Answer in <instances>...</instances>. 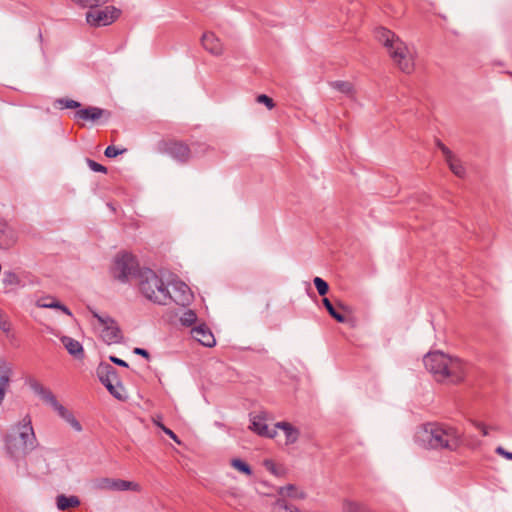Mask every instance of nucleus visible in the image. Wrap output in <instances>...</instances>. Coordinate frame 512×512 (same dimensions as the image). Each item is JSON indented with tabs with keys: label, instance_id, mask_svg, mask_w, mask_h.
Returning a JSON list of instances; mask_svg holds the SVG:
<instances>
[{
	"label": "nucleus",
	"instance_id": "1",
	"mask_svg": "<svg viewBox=\"0 0 512 512\" xmlns=\"http://www.w3.org/2000/svg\"><path fill=\"white\" fill-rule=\"evenodd\" d=\"M416 440L428 449L456 451L462 443V434L451 426L426 423L417 432Z\"/></svg>",
	"mask_w": 512,
	"mask_h": 512
},
{
	"label": "nucleus",
	"instance_id": "2",
	"mask_svg": "<svg viewBox=\"0 0 512 512\" xmlns=\"http://www.w3.org/2000/svg\"><path fill=\"white\" fill-rule=\"evenodd\" d=\"M7 455L14 461L23 459L37 446L31 417L26 415L21 422L12 427L4 437Z\"/></svg>",
	"mask_w": 512,
	"mask_h": 512
},
{
	"label": "nucleus",
	"instance_id": "3",
	"mask_svg": "<svg viewBox=\"0 0 512 512\" xmlns=\"http://www.w3.org/2000/svg\"><path fill=\"white\" fill-rule=\"evenodd\" d=\"M423 363L438 382L448 380L451 383H459L464 379V366L459 358L434 351L424 356Z\"/></svg>",
	"mask_w": 512,
	"mask_h": 512
},
{
	"label": "nucleus",
	"instance_id": "4",
	"mask_svg": "<svg viewBox=\"0 0 512 512\" xmlns=\"http://www.w3.org/2000/svg\"><path fill=\"white\" fill-rule=\"evenodd\" d=\"M375 37L387 48L390 57L402 72L410 74L413 71L414 64L408 57L407 47L394 32L387 28L379 27L375 31Z\"/></svg>",
	"mask_w": 512,
	"mask_h": 512
},
{
	"label": "nucleus",
	"instance_id": "5",
	"mask_svg": "<svg viewBox=\"0 0 512 512\" xmlns=\"http://www.w3.org/2000/svg\"><path fill=\"white\" fill-rule=\"evenodd\" d=\"M137 279L139 290L146 299L158 305H168L171 303V292L163 279L152 269L143 268L139 272Z\"/></svg>",
	"mask_w": 512,
	"mask_h": 512
},
{
	"label": "nucleus",
	"instance_id": "6",
	"mask_svg": "<svg viewBox=\"0 0 512 512\" xmlns=\"http://www.w3.org/2000/svg\"><path fill=\"white\" fill-rule=\"evenodd\" d=\"M66 109H75V111L71 114L72 118L81 126L84 124L80 123V121L91 122L95 124L101 120L107 122L112 116V113L109 110L96 106H82L80 102L72 99H66Z\"/></svg>",
	"mask_w": 512,
	"mask_h": 512
},
{
	"label": "nucleus",
	"instance_id": "7",
	"mask_svg": "<svg viewBox=\"0 0 512 512\" xmlns=\"http://www.w3.org/2000/svg\"><path fill=\"white\" fill-rule=\"evenodd\" d=\"M142 270L136 257L131 253H119L115 258L113 267L114 277L121 282H126L130 278H138L139 272Z\"/></svg>",
	"mask_w": 512,
	"mask_h": 512
},
{
	"label": "nucleus",
	"instance_id": "8",
	"mask_svg": "<svg viewBox=\"0 0 512 512\" xmlns=\"http://www.w3.org/2000/svg\"><path fill=\"white\" fill-rule=\"evenodd\" d=\"M96 374L99 381L113 397L118 400H125L126 397L122 394L123 385L119 379L118 372L111 364L101 362L96 369Z\"/></svg>",
	"mask_w": 512,
	"mask_h": 512
},
{
	"label": "nucleus",
	"instance_id": "9",
	"mask_svg": "<svg viewBox=\"0 0 512 512\" xmlns=\"http://www.w3.org/2000/svg\"><path fill=\"white\" fill-rule=\"evenodd\" d=\"M89 311L103 327L101 331V338L106 344H117L123 341L122 331L115 319L109 315H101L96 310L91 308H89Z\"/></svg>",
	"mask_w": 512,
	"mask_h": 512
},
{
	"label": "nucleus",
	"instance_id": "10",
	"mask_svg": "<svg viewBox=\"0 0 512 512\" xmlns=\"http://www.w3.org/2000/svg\"><path fill=\"white\" fill-rule=\"evenodd\" d=\"M121 13V10L115 6L94 7L86 12V22L96 28L108 26L114 23L121 16Z\"/></svg>",
	"mask_w": 512,
	"mask_h": 512
},
{
	"label": "nucleus",
	"instance_id": "11",
	"mask_svg": "<svg viewBox=\"0 0 512 512\" xmlns=\"http://www.w3.org/2000/svg\"><path fill=\"white\" fill-rule=\"evenodd\" d=\"M157 150L162 154H167L179 163L185 164L191 158V150L183 141L179 140H160L157 143Z\"/></svg>",
	"mask_w": 512,
	"mask_h": 512
},
{
	"label": "nucleus",
	"instance_id": "12",
	"mask_svg": "<svg viewBox=\"0 0 512 512\" xmlns=\"http://www.w3.org/2000/svg\"><path fill=\"white\" fill-rule=\"evenodd\" d=\"M28 385L32 391L42 399L44 403L50 405L55 411H57L60 417H64V406L57 401L55 395L50 389L44 387L35 379H29Z\"/></svg>",
	"mask_w": 512,
	"mask_h": 512
},
{
	"label": "nucleus",
	"instance_id": "13",
	"mask_svg": "<svg viewBox=\"0 0 512 512\" xmlns=\"http://www.w3.org/2000/svg\"><path fill=\"white\" fill-rule=\"evenodd\" d=\"M98 486L100 489L108 491H140V485L138 483L122 479L102 478Z\"/></svg>",
	"mask_w": 512,
	"mask_h": 512
},
{
	"label": "nucleus",
	"instance_id": "14",
	"mask_svg": "<svg viewBox=\"0 0 512 512\" xmlns=\"http://www.w3.org/2000/svg\"><path fill=\"white\" fill-rule=\"evenodd\" d=\"M174 294L171 293V302L180 306H187L193 299L191 289L187 284L182 281H177L173 284Z\"/></svg>",
	"mask_w": 512,
	"mask_h": 512
},
{
	"label": "nucleus",
	"instance_id": "15",
	"mask_svg": "<svg viewBox=\"0 0 512 512\" xmlns=\"http://www.w3.org/2000/svg\"><path fill=\"white\" fill-rule=\"evenodd\" d=\"M191 335L193 339L198 341L201 345L205 347H213L216 344L215 337L210 330V328L206 324H199L198 326H195L191 330Z\"/></svg>",
	"mask_w": 512,
	"mask_h": 512
},
{
	"label": "nucleus",
	"instance_id": "16",
	"mask_svg": "<svg viewBox=\"0 0 512 512\" xmlns=\"http://www.w3.org/2000/svg\"><path fill=\"white\" fill-rule=\"evenodd\" d=\"M265 421L264 414L254 415L251 419L250 429L260 436L274 438L277 434L276 428L270 429Z\"/></svg>",
	"mask_w": 512,
	"mask_h": 512
},
{
	"label": "nucleus",
	"instance_id": "17",
	"mask_svg": "<svg viewBox=\"0 0 512 512\" xmlns=\"http://www.w3.org/2000/svg\"><path fill=\"white\" fill-rule=\"evenodd\" d=\"M16 242L17 235L14 229L0 219V250H9Z\"/></svg>",
	"mask_w": 512,
	"mask_h": 512
},
{
	"label": "nucleus",
	"instance_id": "18",
	"mask_svg": "<svg viewBox=\"0 0 512 512\" xmlns=\"http://www.w3.org/2000/svg\"><path fill=\"white\" fill-rule=\"evenodd\" d=\"M201 43L205 50L215 56H220L223 53L222 43L213 32H205L201 37Z\"/></svg>",
	"mask_w": 512,
	"mask_h": 512
},
{
	"label": "nucleus",
	"instance_id": "19",
	"mask_svg": "<svg viewBox=\"0 0 512 512\" xmlns=\"http://www.w3.org/2000/svg\"><path fill=\"white\" fill-rule=\"evenodd\" d=\"M11 375V366L5 360H0V405L2 404L5 398L6 387L10 383Z\"/></svg>",
	"mask_w": 512,
	"mask_h": 512
},
{
	"label": "nucleus",
	"instance_id": "20",
	"mask_svg": "<svg viewBox=\"0 0 512 512\" xmlns=\"http://www.w3.org/2000/svg\"><path fill=\"white\" fill-rule=\"evenodd\" d=\"M275 428L283 430L287 445L294 444L299 439L300 431L289 422H277Z\"/></svg>",
	"mask_w": 512,
	"mask_h": 512
},
{
	"label": "nucleus",
	"instance_id": "21",
	"mask_svg": "<svg viewBox=\"0 0 512 512\" xmlns=\"http://www.w3.org/2000/svg\"><path fill=\"white\" fill-rule=\"evenodd\" d=\"M66 351L77 360H82L85 357L82 344L68 336H66Z\"/></svg>",
	"mask_w": 512,
	"mask_h": 512
},
{
	"label": "nucleus",
	"instance_id": "22",
	"mask_svg": "<svg viewBox=\"0 0 512 512\" xmlns=\"http://www.w3.org/2000/svg\"><path fill=\"white\" fill-rule=\"evenodd\" d=\"M322 303L324 305V307L326 308L327 312L329 313V315L335 319L337 322L339 323H345L347 321L346 317L341 314L339 311L336 310V308L334 307V305L331 303V301L324 297L322 299Z\"/></svg>",
	"mask_w": 512,
	"mask_h": 512
},
{
	"label": "nucleus",
	"instance_id": "23",
	"mask_svg": "<svg viewBox=\"0 0 512 512\" xmlns=\"http://www.w3.org/2000/svg\"><path fill=\"white\" fill-rule=\"evenodd\" d=\"M36 304L40 308H57L64 312V304L52 297H42L37 300Z\"/></svg>",
	"mask_w": 512,
	"mask_h": 512
},
{
	"label": "nucleus",
	"instance_id": "24",
	"mask_svg": "<svg viewBox=\"0 0 512 512\" xmlns=\"http://www.w3.org/2000/svg\"><path fill=\"white\" fill-rule=\"evenodd\" d=\"M343 512H369V508L363 503L347 500L343 503Z\"/></svg>",
	"mask_w": 512,
	"mask_h": 512
},
{
	"label": "nucleus",
	"instance_id": "25",
	"mask_svg": "<svg viewBox=\"0 0 512 512\" xmlns=\"http://www.w3.org/2000/svg\"><path fill=\"white\" fill-rule=\"evenodd\" d=\"M2 281L6 287H17L21 285L19 276L13 271H5Z\"/></svg>",
	"mask_w": 512,
	"mask_h": 512
},
{
	"label": "nucleus",
	"instance_id": "26",
	"mask_svg": "<svg viewBox=\"0 0 512 512\" xmlns=\"http://www.w3.org/2000/svg\"><path fill=\"white\" fill-rule=\"evenodd\" d=\"M231 466L238 470L239 472L245 475H252V469L249 464L239 458H234L231 460Z\"/></svg>",
	"mask_w": 512,
	"mask_h": 512
},
{
	"label": "nucleus",
	"instance_id": "27",
	"mask_svg": "<svg viewBox=\"0 0 512 512\" xmlns=\"http://www.w3.org/2000/svg\"><path fill=\"white\" fill-rule=\"evenodd\" d=\"M272 512H299L294 506H289L284 499H277L273 504Z\"/></svg>",
	"mask_w": 512,
	"mask_h": 512
},
{
	"label": "nucleus",
	"instance_id": "28",
	"mask_svg": "<svg viewBox=\"0 0 512 512\" xmlns=\"http://www.w3.org/2000/svg\"><path fill=\"white\" fill-rule=\"evenodd\" d=\"M330 85L336 89L337 91L343 93V94H346V95H349L352 93L353 91V86L350 82L348 81H333L330 83Z\"/></svg>",
	"mask_w": 512,
	"mask_h": 512
},
{
	"label": "nucleus",
	"instance_id": "29",
	"mask_svg": "<svg viewBox=\"0 0 512 512\" xmlns=\"http://www.w3.org/2000/svg\"><path fill=\"white\" fill-rule=\"evenodd\" d=\"M153 423L155 426L159 427L166 435H168L173 441H175L177 444H181L180 439L178 436L168 427H166L161 422V417L153 418Z\"/></svg>",
	"mask_w": 512,
	"mask_h": 512
},
{
	"label": "nucleus",
	"instance_id": "30",
	"mask_svg": "<svg viewBox=\"0 0 512 512\" xmlns=\"http://www.w3.org/2000/svg\"><path fill=\"white\" fill-rule=\"evenodd\" d=\"M449 165L451 171L458 177H463L465 174V169L462 164L457 160L454 156L446 161Z\"/></svg>",
	"mask_w": 512,
	"mask_h": 512
},
{
	"label": "nucleus",
	"instance_id": "31",
	"mask_svg": "<svg viewBox=\"0 0 512 512\" xmlns=\"http://www.w3.org/2000/svg\"><path fill=\"white\" fill-rule=\"evenodd\" d=\"M313 283L320 296H325L328 293L329 285L324 279L321 277H315L313 279Z\"/></svg>",
	"mask_w": 512,
	"mask_h": 512
},
{
	"label": "nucleus",
	"instance_id": "32",
	"mask_svg": "<svg viewBox=\"0 0 512 512\" xmlns=\"http://www.w3.org/2000/svg\"><path fill=\"white\" fill-rule=\"evenodd\" d=\"M74 1L83 7L90 8V10H91L94 7H98L100 4L107 3L109 0H74Z\"/></svg>",
	"mask_w": 512,
	"mask_h": 512
},
{
	"label": "nucleus",
	"instance_id": "33",
	"mask_svg": "<svg viewBox=\"0 0 512 512\" xmlns=\"http://www.w3.org/2000/svg\"><path fill=\"white\" fill-rule=\"evenodd\" d=\"M197 320V315L194 311L189 310L188 312L184 313V316L181 318V322L185 326H191L194 324Z\"/></svg>",
	"mask_w": 512,
	"mask_h": 512
},
{
	"label": "nucleus",
	"instance_id": "34",
	"mask_svg": "<svg viewBox=\"0 0 512 512\" xmlns=\"http://www.w3.org/2000/svg\"><path fill=\"white\" fill-rule=\"evenodd\" d=\"M256 101L260 104H264L269 110L275 107L274 100L266 94L258 95Z\"/></svg>",
	"mask_w": 512,
	"mask_h": 512
},
{
	"label": "nucleus",
	"instance_id": "35",
	"mask_svg": "<svg viewBox=\"0 0 512 512\" xmlns=\"http://www.w3.org/2000/svg\"><path fill=\"white\" fill-rule=\"evenodd\" d=\"M126 151V149H119L117 148L116 146L114 145H110L108 146L105 151H104V155L107 157V158H114L122 153H124Z\"/></svg>",
	"mask_w": 512,
	"mask_h": 512
},
{
	"label": "nucleus",
	"instance_id": "36",
	"mask_svg": "<svg viewBox=\"0 0 512 512\" xmlns=\"http://www.w3.org/2000/svg\"><path fill=\"white\" fill-rule=\"evenodd\" d=\"M86 162L92 171L100 172V173H107V168L105 166H103L102 164L97 163L96 161H94L90 158H87Z\"/></svg>",
	"mask_w": 512,
	"mask_h": 512
},
{
	"label": "nucleus",
	"instance_id": "37",
	"mask_svg": "<svg viewBox=\"0 0 512 512\" xmlns=\"http://www.w3.org/2000/svg\"><path fill=\"white\" fill-rule=\"evenodd\" d=\"M66 422L70 424V426L76 431H82V425L80 422L71 414L66 411Z\"/></svg>",
	"mask_w": 512,
	"mask_h": 512
},
{
	"label": "nucleus",
	"instance_id": "38",
	"mask_svg": "<svg viewBox=\"0 0 512 512\" xmlns=\"http://www.w3.org/2000/svg\"><path fill=\"white\" fill-rule=\"evenodd\" d=\"M295 490H296L295 485H293V484H288V485H286V486L280 487V489H279V494H281V495H287V496H289V497H293V496H295V495L293 494V492H294Z\"/></svg>",
	"mask_w": 512,
	"mask_h": 512
},
{
	"label": "nucleus",
	"instance_id": "39",
	"mask_svg": "<svg viewBox=\"0 0 512 512\" xmlns=\"http://www.w3.org/2000/svg\"><path fill=\"white\" fill-rule=\"evenodd\" d=\"M80 504V500L77 496H66V509L77 507Z\"/></svg>",
	"mask_w": 512,
	"mask_h": 512
},
{
	"label": "nucleus",
	"instance_id": "40",
	"mask_svg": "<svg viewBox=\"0 0 512 512\" xmlns=\"http://www.w3.org/2000/svg\"><path fill=\"white\" fill-rule=\"evenodd\" d=\"M437 145L443 152L446 161L454 156L452 151L448 147H446L443 143H441L440 141L437 142Z\"/></svg>",
	"mask_w": 512,
	"mask_h": 512
},
{
	"label": "nucleus",
	"instance_id": "41",
	"mask_svg": "<svg viewBox=\"0 0 512 512\" xmlns=\"http://www.w3.org/2000/svg\"><path fill=\"white\" fill-rule=\"evenodd\" d=\"M495 452L507 460H512V452L505 450L502 446H498Z\"/></svg>",
	"mask_w": 512,
	"mask_h": 512
},
{
	"label": "nucleus",
	"instance_id": "42",
	"mask_svg": "<svg viewBox=\"0 0 512 512\" xmlns=\"http://www.w3.org/2000/svg\"><path fill=\"white\" fill-rule=\"evenodd\" d=\"M264 467L272 474L277 475L276 465L271 459L264 460Z\"/></svg>",
	"mask_w": 512,
	"mask_h": 512
},
{
	"label": "nucleus",
	"instance_id": "43",
	"mask_svg": "<svg viewBox=\"0 0 512 512\" xmlns=\"http://www.w3.org/2000/svg\"><path fill=\"white\" fill-rule=\"evenodd\" d=\"M133 353L136 355L142 356L147 360H150V353L148 352V350H146L144 348L135 347L133 349Z\"/></svg>",
	"mask_w": 512,
	"mask_h": 512
},
{
	"label": "nucleus",
	"instance_id": "44",
	"mask_svg": "<svg viewBox=\"0 0 512 512\" xmlns=\"http://www.w3.org/2000/svg\"><path fill=\"white\" fill-rule=\"evenodd\" d=\"M109 360L112 363H114V364H116L118 366H121V367H124V368H128L129 367V365H128V363L126 361H124V360H122V359H120V358H118L116 356H109Z\"/></svg>",
	"mask_w": 512,
	"mask_h": 512
},
{
	"label": "nucleus",
	"instance_id": "45",
	"mask_svg": "<svg viewBox=\"0 0 512 512\" xmlns=\"http://www.w3.org/2000/svg\"><path fill=\"white\" fill-rule=\"evenodd\" d=\"M473 424L475 425L476 428L481 430L483 436H487L488 435L487 427L483 423L477 422V421H473Z\"/></svg>",
	"mask_w": 512,
	"mask_h": 512
},
{
	"label": "nucleus",
	"instance_id": "46",
	"mask_svg": "<svg viewBox=\"0 0 512 512\" xmlns=\"http://www.w3.org/2000/svg\"><path fill=\"white\" fill-rule=\"evenodd\" d=\"M56 500L57 508L60 511H64V494H59Z\"/></svg>",
	"mask_w": 512,
	"mask_h": 512
},
{
	"label": "nucleus",
	"instance_id": "47",
	"mask_svg": "<svg viewBox=\"0 0 512 512\" xmlns=\"http://www.w3.org/2000/svg\"><path fill=\"white\" fill-rule=\"evenodd\" d=\"M55 106L59 109H64V98H59L55 101Z\"/></svg>",
	"mask_w": 512,
	"mask_h": 512
},
{
	"label": "nucleus",
	"instance_id": "48",
	"mask_svg": "<svg viewBox=\"0 0 512 512\" xmlns=\"http://www.w3.org/2000/svg\"><path fill=\"white\" fill-rule=\"evenodd\" d=\"M338 306H339V308H340V309H342V310H344V311H347V310H348V307H347V306H345V305H343V304H341V303H339V304H338Z\"/></svg>",
	"mask_w": 512,
	"mask_h": 512
},
{
	"label": "nucleus",
	"instance_id": "49",
	"mask_svg": "<svg viewBox=\"0 0 512 512\" xmlns=\"http://www.w3.org/2000/svg\"><path fill=\"white\" fill-rule=\"evenodd\" d=\"M66 315H69V316H71V315H72V314H71V312H70V310H69L67 307H66Z\"/></svg>",
	"mask_w": 512,
	"mask_h": 512
},
{
	"label": "nucleus",
	"instance_id": "50",
	"mask_svg": "<svg viewBox=\"0 0 512 512\" xmlns=\"http://www.w3.org/2000/svg\"><path fill=\"white\" fill-rule=\"evenodd\" d=\"M60 341H61L62 343H64V336H61V337H60Z\"/></svg>",
	"mask_w": 512,
	"mask_h": 512
},
{
	"label": "nucleus",
	"instance_id": "51",
	"mask_svg": "<svg viewBox=\"0 0 512 512\" xmlns=\"http://www.w3.org/2000/svg\"><path fill=\"white\" fill-rule=\"evenodd\" d=\"M299 497H300V498H304V497H305L304 493H301V494L299 495Z\"/></svg>",
	"mask_w": 512,
	"mask_h": 512
}]
</instances>
